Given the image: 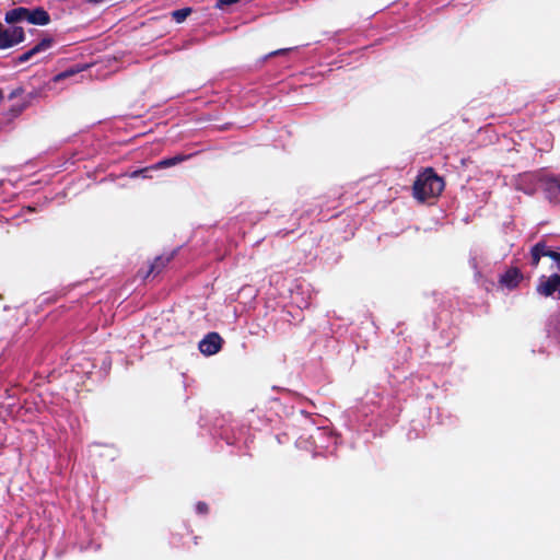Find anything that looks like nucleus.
Wrapping results in <instances>:
<instances>
[{"label":"nucleus","mask_w":560,"mask_h":560,"mask_svg":"<svg viewBox=\"0 0 560 560\" xmlns=\"http://www.w3.org/2000/svg\"><path fill=\"white\" fill-rule=\"evenodd\" d=\"M49 21V14L45 10L37 8V25H46Z\"/></svg>","instance_id":"ddd939ff"},{"label":"nucleus","mask_w":560,"mask_h":560,"mask_svg":"<svg viewBox=\"0 0 560 560\" xmlns=\"http://www.w3.org/2000/svg\"><path fill=\"white\" fill-rule=\"evenodd\" d=\"M190 13H191L190 8H184V9L173 11L172 16L177 23H182L189 16Z\"/></svg>","instance_id":"1a4fd4ad"},{"label":"nucleus","mask_w":560,"mask_h":560,"mask_svg":"<svg viewBox=\"0 0 560 560\" xmlns=\"http://www.w3.org/2000/svg\"><path fill=\"white\" fill-rule=\"evenodd\" d=\"M14 45L13 40L11 39L9 31H2L0 33V49L8 48L10 46Z\"/></svg>","instance_id":"f8f14e48"},{"label":"nucleus","mask_w":560,"mask_h":560,"mask_svg":"<svg viewBox=\"0 0 560 560\" xmlns=\"http://www.w3.org/2000/svg\"><path fill=\"white\" fill-rule=\"evenodd\" d=\"M240 0H218L215 7L224 10L226 7L237 3Z\"/></svg>","instance_id":"dca6fc26"},{"label":"nucleus","mask_w":560,"mask_h":560,"mask_svg":"<svg viewBox=\"0 0 560 560\" xmlns=\"http://www.w3.org/2000/svg\"><path fill=\"white\" fill-rule=\"evenodd\" d=\"M168 261L167 259H164L162 257H159L155 259L154 264L151 266L150 272H159L161 268Z\"/></svg>","instance_id":"4468645a"},{"label":"nucleus","mask_w":560,"mask_h":560,"mask_svg":"<svg viewBox=\"0 0 560 560\" xmlns=\"http://www.w3.org/2000/svg\"><path fill=\"white\" fill-rule=\"evenodd\" d=\"M444 188V183L432 170H425L419 175L413 186V192L419 200H427L439 196Z\"/></svg>","instance_id":"f257e3e1"},{"label":"nucleus","mask_w":560,"mask_h":560,"mask_svg":"<svg viewBox=\"0 0 560 560\" xmlns=\"http://www.w3.org/2000/svg\"><path fill=\"white\" fill-rule=\"evenodd\" d=\"M184 160H186V156H184V155H176L174 158L165 159V160H162V161L158 162L151 168L152 170H159V168L171 167V166H174V165L183 162Z\"/></svg>","instance_id":"6e6552de"},{"label":"nucleus","mask_w":560,"mask_h":560,"mask_svg":"<svg viewBox=\"0 0 560 560\" xmlns=\"http://www.w3.org/2000/svg\"><path fill=\"white\" fill-rule=\"evenodd\" d=\"M54 38L50 36H45L37 42V54L44 51L50 47H52Z\"/></svg>","instance_id":"9b49d317"},{"label":"nucleus","mask_w":560,"mask_h":560,"mask_svg":"<svg viewBox=\"0 0 560 560\" xmlns=\"http://www.w3.org/2000/svg\"><path fill=\"white\" fill-rule=\"evenodd\" d=\"M34 54H35V47L30 49L28 51L24 52L23 55H21L19 57L18 61L24 62V61L28 60Z\"/></svg>","instance_id":"f3484780"},{"label":"nucleus","mask_w":560,"mask_h":560,"mask_svg":"<svg viewBox=\"0 0 560 560\" xmlns=\"http://www.w3.org/2000/svg\"><path fill=\"white\" fill-rule=\"evenodd\" d=\"M221 337L217 332H210L199 342V350L206 355H212L221 349Z\"/></svg>","instance_id":"39448f33"},{"label":"nucleus","mask_w":560,"mask_h":560,"mask_svg":"<svg viewBox=\"0 0 560 560\" xmlns=\"http://www.w3.org/2000/svg\"><path fill=\"white\" fill-rule=\"evenodd\" d=\"M523 280V273L516 267L509 268L504 273L500 276L499 285L502 289H506L509 291L514 290L518 287V284Z\"/></svg>","instance_id":"20e7f679"},{"label":"nucleus","mask_w":560,"mask_h":560,"mask_svg":"<svg viewBox=\"0 0 560 560\" xmlns=\"http://www.w3.org/2000/svg\"><path fill=\"white\" fill-rule=\"evenodd\" d=\"M539 187L547 199L550 201L558 200L560 196V178L558 176L541 172Z\"/></svg>","instance_id":"f03ea898"},{"label":"nucleus","mask_w":560,"mask_h":560,"mask_svg":"<svg viewBox=\"0 0 560 560\" xmlns=\"http://www.w3.org/2000/svg\"><path fill=\"white\" fill-rule=\"evenodd\" d=\"M540 178L541 173H525L518 177L516 187L527 195H533L540 188Z\"/></svg>","instance_id":"7ed1b4c3"},{"label":"nucleus","mask_w":560,"mask_h":560,"mask_svg":"<svg viewBox=\"0 0 560 560\" xmlns=\"http://www.w3.org/2000/svg\"><path fill=\"white\" fill-rule=\"evenodd\" d=\"M196 511H197V513H199V514H206V513L208 512V506H207V504H206V503H203V502H198V503L196 504Z\"/></svg>","instance_id":"a211bd4d"},{"label":"nucleus","mask_w":560,"mask_h":560,"mask_svg":"<svg viewBox=\"0 0 560 560\" xmlns=\"http://www.w3.org/2000/svg\"><path fill=\"white\" fill-rule=\"evenodd\" d=\"M22 93H23V89H21V88L16 89V90L12 91V93L10 94V98H14V97L21 95Z\"/></svg>","instance_id":"6ab92c4d"},{"label":"nucleus","mask_w":560,"mask_h":560,"mask_svg":"<svg viewBox=\"0 0 560 560\" xmlns=\"http://www.w3.org/2000/svg\"><path fill=\"white\" fill-rule=\"evenodd\" d=\"M149 168H143V170H139V171H135L132 174H131V177H137L139 175H143L144 176V173L148 172Z\"/></svg>","instance_id":"aec40b11"},{"label":"nucleus","mask_w":560,"mask_h":560,"mask_svg":"<svg viewBox=\"0 0 560 560\" xmlns=\"http://www.w3.org/2000/svg\"><path fill=\"white\" fill-rule=\"evenodd\" d=\"M79 71H80V69H70V70H67V71H63V72H61V73H59V74H57V75L55 77V81H56V82H58V81H60V80H63V79H66V78H69V77H71V75L75 74V73H77V72H79Z\"/></svg>","instance_id":"2eb2a0df"},{"label":"nucleus","mask_w":560,"mask_h":560,"mask_svg":"<svg viewBox=\"0 0 560 560\" xmlns=\"http://www.w3.org/2000/svg\"><path fill=\"white\" fill-rule=\"evenodd\" d=\"M3 98V93H2V90H0V101H2Z\"/></svg>","instance_id":"4be33fe9"},{"label":"nucleus","mask_w":560,"mask_h":560,"mask_svg":"<svg viewBox=\"0 0 560 560\" xmlns=\"http://www.w3.org/2000/svg\"><path fill=\"white\" fill-rule=\"evenodd\" d=\"M556 260L558 261V268L560 270V255L558 254V258H556Z\"/></svg>","instance_id":"412c9836"},{"label":"nucleus","mask_w":560,"mask_h":560,"mask_svg":"<svg viewBox=\"0 0 560 560\" xmlns=\"http://www.w3.org/2000/svg\"><path fill=\"white\" fill-rule=\"evenodd\" d=\"M8 31L10 33L11 39L13 40V44H18L24 39V31L22 27L13 26Z\"/></svg>","instance_id":"9d476101"},{"label":"nucleus","mask_w":560,"mask_h":560,"mask_svg":"<svg viewBox=\"0 0 560 560\" xmlns=\"http://www.w3.org/2000/svg\"><path fill=\"white\" fill-rule=\"evenodd\" d=\"M532 265L536 267L539 264V260L542 256H550L552 258H558V254L549 250L545 243H537L535 246H533L532 252Z\"/></svg>","instance_id":"0eeeda50"},{"label":"nucleus","mask_w":560,"mask_h":560,"mask_svg":"<svg viewBox=\"0 0 560 560\" xmlns=\"http://www.w3.org/2000/svg\"><path fill=\"white\" fill-rule=\"evenodd\" d=\"M26 20L30 24H35V11L25 8H15L5 13L8 23H16Z\"/></svg>","instance_id":"423d86ee"},{"label":"nucleus","mask_w":560,"mask_h":560,"mask_svg":"<svg viewBox=\"0 0 560 560\" xmlns=\"http://www.w3.org/2000/svg\"><path fill=\"white\" fill-rule=\"evenodd\" d=\"M2 32V24L0 23V33Z\"/></svg>","instance_id":"5701e85b"}]
</instances>
